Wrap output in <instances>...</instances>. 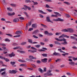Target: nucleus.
I'll list each match as a JSON object with an SVG mask.
<instances>
[{
  "label": "nucleus",
  "mask_w": 77,
  "mask_h": 77,
  "mask_svg": "<svg viewBox=\"0 0 77 77\" xmlns=\"http://www.w3.org/2000/svg\"><path fill=\"white\" fill-rule=\"evenodd\" d=\"M32 27L33 28H36L37 27V25L36 24H32Z\"/></svg>",
  "instance_id": "10"
},
{
  "label": "nucleus",
  "mask_w": 77,
  "mask_h": 77,
  "mask_svg": "<svg viewBox=\"0 0 77 77\" xmlns=\"http://www.w3.org/2000/svg\"><path fill=\"white\" fill-rule=\"evenodd\" d=\"M5 41H8V42H10V40L8 38H6L5 40Z\"/></svg>",
  "instance_id": "64"
},
{
  "label": "nucleus",
  "mask_w": 77,
  "mask_h": 77,
  "mask_svg": "<svg viewBox=\"0 0 77 77\" xmlns=\"http://www.w3.org/2000/svg\"><path fill=\"white\" fill-rule=\"evenodd\" d=\"M48 31H45V35H47V36H48Z\"/></svg>",
  "instance_id": "29"
},
{
  "label": "nucleus",
  "mask_w": 77,
  "mask_h": 77,
  "mask_svg": "<svg viewBox=\"0 0 77 77\" xmlns=\"http://www.w3.org/2000/svg\"><path fill=\"white\" fill-rule=\"evenodd\" d=\"M51 17H57V15H54L53 14H52Z\"/></svg>",
  "instance_id": "62"
},
{
  "label": "nucleus",
  "mask_w": 77,
  "mask_h": 77,
  "mask_svg": "<svg viewBox=\"0 0 77 77\" xmlns=\"http://www.w3.org/2000/svg\"><path fill=\"white\" fill-rule=\"evenodd\" d=\"M26 43H27L26 42H22L20 44H21V45H25Z\"/></svg>",
  "instance_id": "33"
},
{
  "label": "nucleus",
  "mask_w": 77,
  "mask_h": 77,
  "mask_svg": "<svg viewBox=\"0 0 77 77\" xmlns=\"http://www.w3.org/2000/svg\"><path fill=\"white\" fill-rule=\"evenodd\" d=\"M39 12L40 13H41L42 14H47V13H45L44 12H43L42 10H39Z\"/></svg>",
  "instance_id": "16"
},
{
  "label": "nucleus",
  "mask_w": 77,
  "mask_h": 77,
  "mask_svg": "<svg viewBox=\"0 0 77 77\" xmlns=\"http://www.w3.org/2000/svg\"><path fill=\"white\" fill-rule=\"evenodd\" d=\"M9 72L10 74H16L17 72H18V71L15 70H10L9 71Z\"/></svg>",
  "instance_id": "1"
},
{
  "label": "nucleus",
  "mask_w": 77,
  "mask_h": 77,
  "mask_svg": "<svg viewBox=\"0 0 77 77\" xmlns=\"http://www.w3.org/2000/svg\"><path fill=\"white\" fill-rule=\"evenodd\" d=\"M46 11H48L49 12H52V10L49 9H47Z\"/></svg>",
  "instance_id": "43"
},
{
  "label": "nucleus",
  "mask_w": 77,
  "mask_h": 77,
  "mask_svg": "<svg viewBox=\"0 0 77 77\" xmlns=\"http://www.w3.org/2000/svg\"><path fill=\"white\" fill-rule=\"evenodd\" d=\"M10 5L12 7H15L16 6V5L15 4H10Z\"/></svg>",
  "instance_id": "31"
},
{
  "label": "nucleus",
  "mask_w": 77,
  "mask_h": 77,
  "mask_svg": "<svg viewBox=\"0 0 77 77\" xmlns=\"http://www.w3.org/2000/svg\"><path fill=\"white\" fill-rule=\"evenodd\" d=\"M28 42H29V43H30V44H32V40L31 39H28Z\"/></svg>",
  "instance_id": "21"
},
{
  "label": "nucleus",
  "mask_w": 77,
  "mask_h": 77,
  "mask_svg": "<svg viewBox=\"0 0 77 77\" xmlns=\"http://www.w3.org/2000/svg\"><path fill=\"white\" fill-rule=\"evenodd\" d=\"M46 8H52L53 9V8H50V6L48 5L47 4L46 6Z\"/></svg>",
  "instance_id": "48"
},
{
  "label": "nucleus",
  "mask_w": 77,
  "mask_h": 77,
  "mask_svg": "<svg viewBox=\"0 0 77 77\" xmlns=\"http://www.w3.org/2000/svg\"><path fill=\"white\" fill-rule=\"evenodd\" d=\"M69 65H72V66H73L74 65H75V63H74V62L72 61L71 62H69Z\"/></svg>",
  "instance_id": "12"
},
{
  "label": "nucleus",
  "mask_w": 77,
  "mask_h": 77,
  "mask_svg": "<svg viewBox=\"0 0 77 77\" xmlns=\"http://www.w3.org/2000/svg\"><path fill=\"white\" fill-rule=\"evenodd\" d=\"M1 75H3V76H6V72L4 71L2 73Z\"/></svg>",
  "instance_id": "14"
},
{
  "label": "nucleus",
  "mask_w": 77,
  "mask_h": 77,
  "mask_svg": "<svg viewBox=\"0 0 77 77\" xmlns=\"http://www.w3.org/2000/svg\"><path fill=\"white\" fill-rule=\"evenodd\" d=\"M38 3L37 2H34V5H38Z\"/></svg>",
  "instance_id": "59"
},
{
  "label": "nucleus",
  "mask_w": 77,
  "mask_h": 77,
  "mask_svg": "<svg viewBox=\"0 0 77 77\" xmlns=\"http://www.w3.org/2000/svg\"><path fill=\"white\" fill-rule=\"evenodd\" d=\"M64 42V45H66V44H67V42H66V40L65 41H63Z\"/></svg>",
  "instance_id": "61"
},
{
  "label": "nucleus",
  "mask_w": 77,
  "mask_h": 77,
  "mask_svg": "<svg viewBox=\"0 0 77 77\" xmlns=\"http://www.w3.org/2000/svg\"><path fill=\"white\" fill-rule=\"evenodd\" d=\"M15 62H12V61H11L10 63L11 65H15Z\"/></svg>",
  "instance_id": "23"
},
{
  "label": "nucleus",
  "mask_w": 77,
  "mask_h": 77,
  "mask_svg": "<svg viewBox=\"0 0 77 77\" xmlns=\"http://www.w3.org/2000/svg\"><path fill=\"white\" fill-rule=\"evenodd\" d=\"M20 66H25V67H26V65L25 64H22L20 65Z\"/></svg>",
  "instance_id": "22"
},
{
  "label": "nucleus",
  "mask_w": 77,
  "mask_h": 77,
  "mask_svg": "<svg viewBox=\"0 0 77 77\" xmlns=\"http://www.w3.org/2000/svg\"><path fill=\"white\" fill-rule=\"evenodd\" d=\"M22 31H16L15 33V34L16 35H21V34H22L23 33V32H21Z\"/></svg>",
  "instance_id": "4"
},
{
  "label": "nucleus",
  "mask_w": 77,
  "mask_h": 77,
  "mask_svg": "<svg viewBox=\"0 0 77 77\" xmlns=\"http://www.w3.org/2000/svg\"><path fill=\"white\" fill-rule=\"evenodd\" d=\"M26 3H30V2H30V0H26Z\"/></svg>",
  "instance_id": "60"
},
{
  "label": "nucleus",
  "mask_w": 77,
  "mask_h": 77,
  "mask_svg": "<svg viewBox=\"0 0 77 77\" xmlns=\"http://www.w3.org/2000/svg\"><path fill=\"white\" fill-rule=\"evenodd\" d=\"M68 32H69L70 33H72L74 32V30L71 28H68L67 29Z\"/></svg>",
  "instance_id": "6"
},
{
  "label": "nucleus",
  "mask_w": 77,
  "mask_h": 77,
  "mask_svg": "<svg viewBox=\"0 0 77 77\" xmlns=\"http://www.w3.org/2000/svg\"><path fill=\"white\" fill-rule=\"evenodd\" d=\"M20 48V46L16 47L13 48V49L14 50H17L18 49H19V48Z\"/></svg>",
  "instance_id": "27"
},
{
  "label": "nucleus",
  "mask_w": 77,
  "mask_h": 77,
  "mask_svg": "<svg viewBox=\"0 0 77 77\" xmlns=\"http://www.w3.org/2000/svg\"><path fill=\"white\" fill-rule=\"evenodd\" d=\"M32 57H33V56L32 55H30L29 56V59H33V58H32Z\"/></svg>",
  "instance_id": "41"
},
{
  "label": "nucleus",
  "mask_w": 77,
  "mask_h": 77,
  "mask_svg": "<svg viewBox=\"0 0 77 77\" xmlns=\"http://www.w3.org/2000/svg\"><path fill=\"white\" fill-rule=\"evenodd\" d=\"M50 17H46V21H48V22H50V23H53V22L51 21L50 20Z\"/></svg>",
  "instance_id": "3"
},
{
  "label": "nucleus",
  "mask_w": 77,
  "mask_h": 77,
  "mask_svg": "<svg viewBox=\"0 0 77 77\" xmlns=\"http://www.w3.org/2000/svg\"><path fill=\"white\" fill-rule=\"evenodd\" d=\"M77 60V57L76 58H75V57H73V60Z\"/></svg>",
  "instance_id": "55"
},
{
  "label": "nucleus",
  "mask_w": 77,
  "mask_h": 77,
  "mask_svg": "<svg viewBox=\"0 0 77 77\" xmlns=\"http://www.w3.org/2000/svg\"><path fill=\"white\" fill-rule=\"evenodd\" d=\"M32 25V21H30L28 22L29 26H30Z\"/></svg>",
  "instance_id": "36"
},
{
  "label": "nucleus",
  "mask_w": 77,
  "mask_h": 77,
  "mask_svg": "<svg viewBox=\"0 0 77 77\" xmlns=\"http://www.w3.org/2000/svg\"><path fill=\"white\" fill-rule=\"evenodd\" d=\"M33 29L32 28H30L28 30V31H31V30H33Z\"/></svg>",
  "instance_id": "63"
},
{
  "label": "nucleus",
  "mask_w": 77,
  "mask_h": 77,
  "mask_svg": "<svg viewBox=\"0 0 77 77\" xmlns=\"http://www.w3.org/2000/svg\"><path fill=\"white\" fill-rule=\"evenodd\" d=\"M32 37H33V38H35V39H38V37L36 36V35H33L32 36Z\"/></svg>",
  "instance_id": "38"
},
{
  "label": "nucleus",
  "mask_w": 77,
  "mask_h": 77,
  "mask_svg": "<svg viewBox=\"0 0 77 77\" xmlns=\"http://www.w3.org/2000/svg\"><path fill=\"white\" fill-rule=\"evenodd\" d=\"M38 30H36L33 32L32 33H37L38 32Z\"/></svg>",
  "instance_id": "45"
},
{
  "label": "nucleus",
  "mask_w": 77,
  "mask_h": 77,
  "mask_svg": "<svg viewBox=\"0 0 77 77\" xmlns=\"http://www.w3.org/2000/svg\"><path fill=\"white\" fill-rule=\"evenodd\" d=\"M17 51H19V52L20 53H26V52L24 51H20V50H17Z\"/></svg>",
  "instance_id": "28"
},
{
  "label": "nucleus",
  "mask_w": 77,
  "mask_h": 77,
  "mask_svg": "<svg viewBox=\"0 0 77 77\" xmlns=\"http://www.w3.org/2000/svg\"><path fill=\"white\" fill-rule=\"evenodd\" d=\"M53 21H63V19L58 18L57 19H54Z\"/></svg>",
  "instance_id": "2"
},
{
  "label": "nucleus",
  "mask_w": 77,
  "mask_h": 77,
  "mask_svg": "<svg viewBox=\"0 0 77 77\" xmlns=\"http://www.w3.org/2000/svg\"><path fill=\"white\" fill-rule=\"evenodd\" d=\"M63 3H65V4H66V5H68L69 6V5H70V3L68 2H64Z\"/></svg>",
  "instance_id": "19"
},
{
  "label": "nucleus",
  "mask_w": 77,
  "mask_h": 77,
  "mask_svg": "<svg viewBox=\"0 0 77 77\" xmlns=\"http://www.w3.org/2000/svg\"><path fill=\"white\" fill-rule=\"evenodd\" d=\"M54 13L55 14H56L58 16H59L60 17H61V15L60 14H59V13L57 12H54Z\"/></svg>",
  "instance_id": "13"
},
{
  "label": "nucleus",
  "mask_w": 77,
  "mask_h": 77,
  "mask_svg": "<svg viewBox=\"0 0 77 77\" xmlns=\"http://www.w3.org/2000/svg\"><path fill=\"white\" fill-rule=\"evenodd\" d=\"M41 25L43 27H47V26L45 25H44L42 23H41Z\"/></svg>",
  "instance_id": "32"
},
{
  "label": "nucleus",
  "mask_w": 77,
  "mask_h": 77,
  "mask_svg": "<svg viewBox=\"0 0 77 77\" xmlns=\"http://www.w3.org/2000/svg\"><path fill=\"white\" fill-rule=\"evenodd\" d=\"M54 43L55 44H57V45H61V44L60 43L57 41L54 42Z\"/></svg>",
  "instance_id": "18"
},
{
  "label": "nucleus",
  "mask_w": 77,
  "mask_h": 77,
  "mask_svg": "<svg viewBox=\"0 0 77 77\" xmlns=\"http://www.w3.org/2000/svg\"><path fill=\"white\" fill-rule=\"evenodd\" d=\"M24 6L25 7V8H26L28 10H29V11H30V9H31V8H30L29 7H27V6L26 5H24Z\"/></svg>",
  "instance_id": "20"
},
{
  "label": "nucleus",
  "mask_w": 77,
  "mask_h": 77,
  "mask_svg": "<svg viewBox=\"0 0 77 77\" xmlns=\"http://www.w3.org/2000/svg\"><path fill=\"white\" fill-rule=\"evenodd\" d=\"M46 74L47 75H48V76L53 75V74L51 73V72H48V73H47Z\"/></svg>",
  "instance_id": "11"
},
{
  "label": "nucleus",
  "mask_w": 77,
  "mask_h": 77,
  "mask_svg": "<svg viewBox=\"0 0 77 77\" xmlns=\"http://www.w3.org/2000/svg\"><path fill=\"white\" fill-rule=\"evenodd\" d=\"M42 56L43 57H47V54H42Z\"/></svg>",
  "instance_id": "24"
},
{
  "label": "nucleus",
  "mask_w": 77,
  "mask_h": 77,
  "mask_svg": "<svg viewBox=\"0 0 77 77\" xmlns=\"http://www.w3.org/2000/svg\"><path fill=\"white\" fill-rule=\"evenodd\" d=\"M46 71H47V68H46V67H44V70H43L44 72H46Z\"/></svg>",
  "instance_id": "54"
},
{
  "label": "nucleus",
  "mask_w": 77,
  "mask_h": 77,
  "mask_svg": "<svg viewBox=\"0 0 77 77\" xmlns=\"http://www.w3.org/2000/svg\"><path fill=\"white\" fill-rule=\"evenodd\" d=\"M1 45H2V46H4V47H6V45L3 43H1Z\"/></svg>",
  "instance_id": "47"
},
{
  "label": "nucleus",
  "mask_w": 77,
  "mask_h": 77,
  "mask_svg": "<svg viewBox=\"0 0 77 77\" xmlns=\"http://www.w3.org/2000/svg\"><path fill=\"white\" fill-rule=\"evenodd\" d=\"M19 18L20 20H24V18L22 17H19Z\"/></svg>",
  "instance_id": "52"
},
{
  "label": "nucleus",
  "mask_w": 77,
  "mask_h": 77,
  "mask_svg": "<svg viewBox=\"0 0 77 77\" xmlns=\"http://www.w3.org/2000/svg\"><path fill=\"white\" fill-rule=\"evenodd\" d=\"M15 54H14V53L13 52H12V53L9 55V57H14Z\"/></svg>",
  "instance_id": "7"
},
{
  "label": "nucleus",
  "mask_w": 77,
  "mask_h": 77,
  "mask_svg": "<svg viewBox=\"0 0 77 77\" xmlns=\"http://www.w3.org/2000/svg\"><path fill=\"white\" fill-rule=\"evenodd\" d=\"M63 37H64V34H63L61 35L59 37V38H61Z\"/></svg>",
  "instance_id": "44"
},
{
  "label": "nucleus",
  "mask_w": 77,
  "mask_h": 77,
  "mask_svg": "<svg viewBox=\"0 0 77 77\" xmlns=\"http://www.w3.org/2000/svg\"><path fill=\"white\" fill-rule=\"evenodd\" d=\"M31 48H32V50H37V49H36L35 48H34V47H32Z\"/></svg>",
  "instance_id": "56"
},
{
  "label": "nucleus",
  "mask_w": 77,
  "mask_h": 77,
  "mask_svg": "<svg viewBox=\"0 0 77 77\" xmlns=\"http://www.w3.org/2000/svg\"><path fill=\"white\" fill-rule=\"evenodd\" d=\"M5 57H3L2 56H0V59H2V60H3V59H5Z\"/></svg>",
  "instance_id": "34"
},
{
  "label": "nucleus",
  "mask_w": 77,
  "mask_h": 77,
  "mask_svg": "<svg viewBox=\"0 0 77 77\" xmlns=\"http://www.w3.org/2000/svg\"><path fill=\"white\" fill-rule=\"evenodd\" d=\"M53 68V65H51L50 67V69H52V68Z\"/></svg>",
  "instance_id": "57"
},
{
  "label": "nucleus",
  "mask_w": 77,
  "mask_h": 77,
  "mask_svg": "<svg viewBox=\"0 0 77 77\" xmlns=\"http://www.w3.org/2000/svg\"><path fill=\"white\" fill-rule=\"evenodd\" d=\"M20 36H21V35H16L15 36H14V37H15V38H16L17 37H20Z\"/></svg>",
  "instance_id": "50"
},
{
  "label": "nucleus",
  "mask_w": 77,
  "mask_h": 77,
  "mask_svg": "<svg viewBox=\"0 0 77 77\" xmlns=\"http://www.w3.org/2000/svg\"><path fill=\"white\" fill-rule=\"evenodd\" d=\"M66 41V39H65L64 38V39H60V41Z\"/></svg>",
  "instance_id": "49"
},
{
  "label": "nucleus",
  "mask_w": 77,
  "mask_h": 77,
  "mask_svg": "<svg viewBox=\"0 0 77 77\" xmlns=\"http://www.w3.org/2000/svg\"><path fill=\"white\" fill-rule=\"evenodd\" d=\"M70 38L71 39H75V40H76V41H77V39L75 37H74L73 36H71Z\"/></svg>",
  "instance_id": "17"
},
{
  "label": "nucleus",
  "mask_w": 77,
  "mask_h": 77,
  "mask_svg": "<svg viewBox=\"0 0 77 77\" xmlns=\"http://www.w3.org/2000/svg\"><path fill=\"white\" fill-rule=\"evenodd\" d=\"M38 70L39 71H40V72H43V70L40 68H39L38 69Z\"/></svg>",
  "instance_id": "25"
},
{
  "label": "nucleus",
  "mask_w": 77,
  "mask_h": 77,
  "mask_svg": "<svg viewBox=\"0 0 77 77\" xmlns=\"http://www.w3.org/2000/svg\"><path fill=\"white\" fill-rule=\"evenodd\" d=\"M13 21L15 23H17L19 21V19L18 18H15L13 20Z\"/></svg>",
  "instance_id": "8"
},
{
  "label": "nucleus",
  "mask_w": 77,
  "mask_h": 77,
  "mask_svg": "<svg viewBox=\"0 0 77 77\" xmlns=\"http://www.w3.org/2000/svg\"><path fill=\"white\" fill-rule=\"evenodd\" d=\"M5 59H4V60H5V61H6V62H8V61H9V59H8V58H5Z\"/></svg>",
  "instance_id": "35"
},
{
  "label": "nucleus",
  "mask_w": 77,
  "mask_h": 77,
  "mask_svg": "<svg viewBox=\"0 0 77 77\" xmlns=\"http://www.w3.org/2000/svg\"><path fill=\"white\" fill-rule=\"evenodd\" d=\"M7 10H8V11H12V8H8Z\"/></svg>",
  "instance_id": "53"
},
{
  "label": "nucleus",
  "mask_w": 77,
  "mask_h": 77,
  "mask_svg": "<svg viewBox=\"0 0 77 77\" xmlns=\"http://www.w3.org/2000/svg\"><path fill=\"white\" fill-rule=\"evenodd\" d=\"M53 55L54 56H60V54L58 53H56L55 51H54V52L53 53Z\"/></svg>",
  "instance_id": "5"
},
{
  "label": "nucleus",
  "mask_w": 77,
  "mask_h": 77,
  "mask_svg": "<svg viewBox=\"0 0 77 77\" xmlns=\"http://www.w3.org/2000/svg\"><path fill=\"white\" fill-rule=\"evenodd\" d=\"M38 51H46L45 50H42V49H39L38 50Z\"/></svg>",
  "instance_id": "39"
},
{
  "label": "nucleus",
  "mask_w": 77,
  "mask_h": 77,
  "mask_svg": "<svg viewBox=\"0 0 77 77\" xmlns=\"http://www.w3.org/2000/svg\"><path fill=\"white\" fill-rule=\"evenodd\" d=\"M61 31L63 32H68V29H63Z\"/></svg>",
  "instance_id": "15"
},
{
  "label": "nucleus",
  "mask_w": 77,
  "mask_h": 77,
  "mask_svg": "<svg viewBox=\"0 0 77 77\" xmlns=\"http://www.w3.org/2000/svg\"><path fill=\"white\" fill-rule=\"evenodd\" d=\"M47 59L45 58L41 60L42 62H43L44 63H45V62H47Z\"/></svg>",
  "instance_id": "9"
},
{
  "label": "nucleus",
  "mask_w": 77,
  "mask_h": 77,
  "mask_svg": "<svg viewBox=\"0 0 77 77\" xmlns=\"http://www.w3.org/2000/svg\"><path fill=\"white\" fill-rule=\"evenodd\" d=\"M53 35V33L51 32L49 33H48V36H52Z\"/></svg>",
  "instance_id": "42"
},
{
  "label": "nucleus",
  "mask_w": 77,
  "mask_h": 77,
  "mask_svg": "<svg viewBox=\"0 0 77 77\" xmlns=\"http://www.w3.org/2000/svg\"><path fill=\"white\" fill-rule=\"evenodd\" d=\"M60 32H56L55 33V35L57 36V35H60Z\"/></svg>",
  "instance_id": "46"
},
{
  "label": "nucleus",
  "mask_w": 77,
  "mask_h": 77,
  "mask_svg": "<svg viewBox=\"0 0 77 77\" xmlns=\"http://www.w3.org/2000/svg\"><path fill=\"white\" fill-rule=\"evenodd\" d=\"M66 17H67V18H69V17H70V15L68 14H66L65 15Z\"/></svg>",
  "instance_id": "40"
},
{
  "label": "nucleus",
  "mask_w": 77,
  "mask_h": 77,
  "mask_svg": "<svg viewBox=\"0 0 77 77\" xmlns=\"http://www.w3.org/2000/svg\"><path fill=\"white\" fill-rule=\"evenodd\" d=\"M1 21H6V20H5V19L3 18H2L1 19Z\"/></svg>",
  "instance_id": "58"
},
{
  "label": "nucleus",
  "mask_w": 77,
  "mask_h": 77,
  "mask_svg": "<svg viewBox=\"0 0 77 77\" xmlns=\"http://www.w3.org/2000/svg\"><path fill=\"white\" fill-rule=\"evenodd\" d=\"M36 63H38V64H40L41 63V61H40L39 60H38L36 61Z\"/></svg>",
  "instance_id": "30"
},
{
  "label": "nucleus",
  "mask_w": 77,
  "mask_h": 77,
  "mask_svg": "<svg viewBox=\"0 0 77 77\" xmlns=\"http://www.w3.org/2000/svg\"><path fill=\"white\" fill-rule=\"evenodd\" d=\"M64 37V38L66 37V38H69V36H68V35H67L64 34V37Z\"/></svg>",
  "instance_id": "37"
},
{
  "label": "nucleus",
  "mask_w": 77,
  "mask_h": 77,
  "mask_svg": "<svg viewBox=\"0 0 77 77\" xmlns=\"http://www.w3.org/2000/svg\"><path fill=\"white\" fill-rule=\"evenodd\" d=\"M6 70V69H0V73L1 72H2V71H5Z\"/></svg>",
  "instance_id": "26"
},
{
  "label": "nucleus",
  "mask_w": 77,
  "mask_h": 77,
  "mask_svg": "<svg viewBox=\"0 0 77 77\" xmlns=\"http://www.w3.org/2000/svg\"><path fill=\"white\" fill-rule=\"evenodd\" d=\"M35 47H37V48H39L41 47V45H37L35 46Z\"/></svg>",
  "instance_id": "51"
}]
</instances>
